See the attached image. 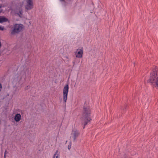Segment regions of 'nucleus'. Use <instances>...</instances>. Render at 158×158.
Returning a JSON list of instances; mask_svg holds the SVG:
<instances>
[{"instance_id":"nucleus-8","label":"nucleus","mask_w":158,"mask_h":158,"mask_svg":"<svg viewBox=\"0 0 158 158\" xmlns=\"http://www.w3.org/2000/svg\"><path fill=\"white\" fill-rule=\"evenodd\" d=\"M76 56L78 58H81L83 54V49L82 48L77 49L76 52H75Z\"/></svg>"},{"instance_id":"nucleus-15","label":"nucleus","mask_w":158,"mask_h":158,"mask_svg":"<svg viewBox=\"0 0 158 158\" xmlns=\"http://www.w3.org/2000/svg\"><path fill=\"white\" fill-rule=\"evenodd\" d=\"M71 143H70V145H69L68 146V148L69 149H70L71 148Z\"/></svg>"},{"instance_id":"nucleus-7","label":"nucleus","mask_w":158,"mask_h":158,"mask_svg":"<svg viewBox=\"0 0 158 158\" xmlns=\"http://www.w3.org/2000/svg\"><path fill=\"white\" fill-rule=\"evenodd\" d=\"M26 2V5L25 6V8L30 10L33 8V4L32 0H25Z\"/></svg>"},{"instance_id":"nucleus-4","label":"nucleus","mask_w":158,"mask_h":158,"mask_svg":"<svg viewBox=\"0 0 158 158\" xmlns=\"http://www.w3.org/2000/svg\"><path fill=\"white\" fill-rule=\"evenodd\" d=\"M23 28V25L21 24H15L11 28L10 30L11 34L15 35L21 32Z\"/></svg>"},{"instance_id":"nucleus-11","label":"nucleus","mask_w":158,"mask_h":158,"mask_svg":"<svg viewBox=\"0 0 158 158\" xmlns=\"http://www.w3.org/2000/svg\"><path fill=\"white\" fill-rule=\"evenodd\" d=\"M53 158H60V153L58 150H56L55 153Z\"/></svg>"},{"instance_id":"nucleus-5","label":"nucleus","mask_w":158,"mask_h":158,"mask_svg":"<svg viewBox=\"0 0 158 158\" xmlns=\"http://www.w3.org/2000/svg\"><path fill=\"white\" fill-rule=\"evenodd\" d=\"M69 89V85L68 84L65 85L63 89V100L64 101L65 103L66 102L67 100V99Z\"/></svg>"},{"instance_id":"nucleus-3","label":"nucleus","mask_w":158,"mask_h":158,"mask_svg":"<svg viewBox=\"0 0 158 158\" xmlns=\"http://www.w3.org/2000/svg\"><path fill=\"white\" fill-rule=\"evenodd\" d=\"M148 82L158 89V69H155L151 73V76Z\"/></svg>"},{"instance_id":"nucleus-6","label":"nucleus","mask_w":158,"mask_h":158,"mask_svg":"<svg viewBox=\"0 0 158 158\" xmlns=\"http://www.w3.org/2000/svg\"><path fill=\"white\" fill-rule=\"evenodd\" d=\"M80 135V132L78 131L76 129H73V130L71 133L70 136L71 139H73L74 141H75L76 138L79 136Z\"/></svg>"},{"instance_id":"nucleus-14","label":"nucleus","mask_w":158,"mask_h":158,"mask_svg":"<svg viewBox=\"0 0 158 158\" xmlns=\"http://www.w3.org/2000/svg\"><path fill=\"white\" fill-rule=\"evenodd\" d=\"M30 86L29 85H28L27 87H26L25 88V90H27L28 89H29L30 88Z\"/></svg>"},{"instance_id":"nucleus-17","label":"nucleus","mask_w":158,"mask_h":158,"mask_svg":"<svg viewBox=\"0 0 158 158\" xmlns=\"http://www.w3.org/2000/svg\"><path fill=\"white\" fill-rule=\"evenodd\" d=\"M23 3L22 2V4L20 6L21 7L23 5Z\"/></svg>"},{"instance_id":"nucleus-1","label":"nucleus","mask_w":158,"mask_h":158,"mask_svg":"<svg viewBox=\"0 0 158 158\" xmlns=\"http://www.w3.org/2000/svg\"><path fill=\"white\" fill-rule=\"evenodd\" d=\"M28 69H24L19 73L15 74L13 78L12 83L15 84V86L19 87L21 80L23 79H25L26 77V73L27 72L28 73Z\"/></svg>"},{"instance_id":"nucleus-20","label":"nucleus","mask_w":158,"mask_h":158,"mask_svg":"<svg viewBox=\"0 0 158 158\" xmlns=\"http://www.w3.org/2000/svg\"><path fill=\"white\" fill-rule=\"evenodd\" d=\"M22 84H23L22 83V84H20V88H21V85H22Z\"/></svg>"},{"instance_id":"nucleus-12","label":"nucleus","mask_w":158,"mask_h":158,"mask_svg":"<svg viewBox=\"0 0 158 158\" xmlns=\"http://www.w3.org/2000/svg\"><path fill=\"white\" fill-rule=\"evenodd\" d=\"M22 10H20L19 12L18 13H17L16 14L18 15L19 17H21V15H22Z\"/></svg>"},{"instance_id":"nucleus-18","label":"nucleus","mask_w":158,"mask_h":158,"mask_svg":"<svg viewBox=\"0 0 158 158\" xmlns=\"http://www.w3.org/2000/svg\"><path fill=\"white\" fill-rule=\"evenodd\" d=\"M60 1L61 2H63L64 1V0H60Z\"/></svg>"},{"instance_id":"nucleus-13","label":"nucleus","mask_w":158,"mask_h":158,"mask_svg":"<svg viewBox=\"0 0 158 158\" xmlns=\"http://www.w3.org/2000/svg\"><path fill=\"white\" fill-rule=\"evenodd\" d=\"M4 29V27L0 26V30L3 31Z\"/></svg>"},{"instance_id":"nucleus-16","label":"nucleus","mask_w":158,"mask_h":158,"mask_svg":"<svg viewBox=\"0 0 158 158\" xmlns=\"http://www.w3.org/2000/svg\"><path fill=\"white\" fill-rule=\"evenodd\" d=\"M2 85L1 84V83H0V92L1 91V89H2Z\"/></svg>"},{"instance_id":"nucleus-2","label":"nucleus","mask_w":158,"mask_h":158,"mask_svg":"<svg viewBox=\"0 0 158 158\" xmlns=\"http://www.w3.org/2000/svg\"><path fill=\"white\" fill-rule=\"evenodd\" d=\"M90 110L89 108L84 106L82 116L81 118V123L84 126V128H85V126L91 119L90 117Z\"/></svg>"},{"instance_id":"nucleus-10","label":"nucleus","mask_w":158,"mask_h":158,"mask_svg":"<svg viewBox=\"0 0 158 158\" xmlns=\"http://www.w3.org/2000/svg\"><path fill=\"white\" fill-rule=\"evenodd\" d=\"M8 19L4 16H0V23L6 22Z\"/></svg>"},{"instance_id":"nucleus-19","label":"nucleus","mask_w":158,"mask_h":158,"mask_svg":"<svg viewBox=\"0 0 158 158\" xmlns=\"http://www.w3.org/2000/svg\"><path fill=\"white\" fill-rule=\"evenodd\" d=\"M6 152H7L6 151H5V153H4L5 154H6Z\"/></svg>"},{"instance_id":"nucleus-9","label":"nucleus","mask_w":158,"mask_h":158,"mask_svg":"<svg viewBox=\"0 0 158 158\" xmlns=\"http://www.w3.org/2000/svg\"><path fill=\"white\" fill-rule=\"evenodd\" d=\"M21 115L20 114H17L15 116L14 119L16 122H19L21 119Z\"/></svg>"},{"instance_id":"nucleus-21","label":"nucleus","mask_w":158,"mask_h":158,"mask_svg":"<svg viewBox=\"0 0 158 158\" xmlns=\"http://www.w3.org/2000/svg\"><path fill=\"white\" fill-rule=\"evenodd\" d=\"M5 156H6V154H4V157H5Z\"/></svg>"}]
</instances>
